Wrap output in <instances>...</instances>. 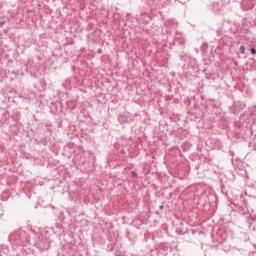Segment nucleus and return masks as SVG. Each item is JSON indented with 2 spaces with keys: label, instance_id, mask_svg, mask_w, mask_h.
Instances as JSON below:
<instances>
[{
  "label": "nucleus",
  "instance_id": "1",
  "mask_svg": "<svg viewBox=\"0 0 256 256\" xmlns=\"http://www.w3.org/2000/svg\"><path fill=\"white\" fill-rule=\"evenodd\" d=\"M246 105L242 101H236L234 104L229 108L230 113L233 115H239L243 109H245Z\"/></svg>",
  "mask_w": 256,
  "mask_h": 256
},
{
  "label": "nucleus",
  "instance_id": "2",
  "mask_svg": "<svg viewBox=\"0 0 256 256\" xmlns=\"http://www.w3.org/2000/svg\"><path fill=\"white\" fill-rule=\"evenodd\" d=\"M118 123L121 125H125V123H131L133 121V118L129 116V112H124L118 115Z\"/></svg>",
  "mask_w": 256,
  "mask_h": 256
},
{
  "label": "nucleus",
  "instance_id": "3",
  "mask_svg": "<svg viewBox=\"0 0 256 256\" xmlns=\"http://www.w3.org/2000/svg\"><path fill=\"white\" fill-rule=\"evenodd\" d=\"M242 7L244 11H249L250 9H253V7H255V3H253V1L251 0H243Z\"/></svg>",
  "mask_w": 256,
  "mask_h": 256
},
{
  "label": "nucleus",
  "instance_id": "4",
  "mask_svg": "<svg viewBox=\"0 0 256 256\" xmlns=\"http://www.w3.org/2000/svg\"><path fill=\"white\" fill-rule=\"evenodd\" d=\"M173 95H166L165 96V101H172Z\"/></svg>",
  "mask_w": 256,
  "mask_h": 256
},
{
  "label": "nucleus",
  "instance_id": "5",
  "mask_svg": "<svg viewBox=\"0 0 256 256\" xmlns=\"http://www.w3.org/2000/svg\"><path fill=\"white\" fill-rule=\"evenodd\" d=\"M201 49L202 50L203 49H209V44H207V43L202 44Z\"/></svg>",
  "mask_w": 256,
  "mask_h": 256
},
{
  "label": "nucleus",
  "instance_id": "6",
  "mask_svg": "<svg viewBox=\"0 0 256 256\" xmlns=\"http://www.w3.org/2000/svg\"><path fill=\"white\" fill-rule=\"evenodd\" d=\"M240 53L245 54V45L240 46Z\"/></svg>",
  "mask_w": 256,
  "mask_h": 256
},
{
  "label": "nucleus",
  "instance_id": "7",
  "mask_svg": "<svg viewBox=\"0 0 256 256\" xmlns=\"http://www.w3.org/2000/svg\"><path fill=\"white\" fill-rule=\"evenodd\" d=\"M250 53H251V55H256V49L255 48H251L250 49Z\"/></svg>",
  "mask_w": 256,
  "mask_h": 256
},
{
  "label": "nucleus",
  "instance_id": "8",
  "mask_svg": "<svg viewBox=\"0 0 256 256\" xmlns=\"http://www.w3.org/2000/svg\"><path fill=\"white\" fill-rule=\"evenodd\" d=\"M131 175H132V177H137V172L132 171V172H131Z\"/></svg>",
  "mask_w": 256,
  "mask_h": 256
},
{
  "label": "nucleus",
  "instance_id": "9",
  "mask_svg": "<svg viewBox=\"0 0 256 256\" xmlns=\"http://www.w3.org/2000/svg\"><path fill=\"white\" fill-rule=\"evenodd\" d=\"M247 223H248L249 227H251V224H252V223H251V220L248 219V220H247Z\"/></svg>",
  "mask_w": 256,
  "mask_h": 256
},
{
  "label": "nucleus",
  "instance_id": "10",
  "mask_svg": "<svg viewBox=\"0 0 256 256\" xmlns=\"http://www.w3.org/2000/svg\"><path fill=\"white\" fill-rule=\"evenodd\" d=\"M164 208H165V206H163V205H160V206H159V209H160V210H163Z\"/></svg>",
  "mask_w": 256,
  "mask_h": 256
},
{
  "label": "nucleus",
  "instance_id": "11",
  "mask_svg": "<svg viewBox=\"0 0 256 256\" xmlns=\"http://www.w3.org/2000/svg\"><path fill=\"white\" fill-rule=\"evenodd\" d=\"M5 25V22H0V27H3Z\"/></svg>",
  "mask_w": 256,
  "mask_h": 256
},
{
  "label": "nucleus",
  "instance_id": "12",
  "mask_svg": "<svg viewBox=\"0 0 256 256\" xmlns=\"http://www.w3.org/2000/svg\"><path fill=\"white\" fill-rule=\"evenodd\" d=\"M98 53H101V50H98Z\"/></svg>",
  "mask_w": 256,
  "mask_h": 256
}]
</instances>
